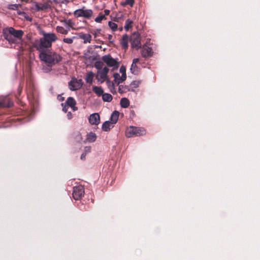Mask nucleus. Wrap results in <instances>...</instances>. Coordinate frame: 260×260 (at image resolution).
I'll return each instance as SVG.
<instances>
[{"instance_id":"nucleus-43","label":"nucleus","mask_w":260,"mask_h":260,"mask_svg":"<svg viewBox=\"0 0 260 260\" xmlns=\"http://www.w3.org/2000/svg\"><path fill=\"white\" fill-rule=\"evenodd\" d=\"M123 17V15L122 14H120V16L118 18V19L122 18Z\"/></svg>"},{"instance_id":"nucleus-45","label":"nucleus","mask_w":260,"mask_h":260,"mask_svg":"<svg viewBox=\"0 0 260 260\" xmlns=\"http://www.w3.org/2000/svg\"><path fill=\"white\" fill-rule=\"evenodd\" d=\"M60 100H63V98H60V99H59Z\"/></svg>"},{"instance_id":"nucleus-20","label":"nucleus","mask_w":260,"mask_h":260,"mask_svg":"<svg viewBox=\"0 0 260 260\" xmlns=\"http://www.w3.org/2000/svg\"><path fill=\"white\" fill-rule=\"evenodd\" d=\"M94 74L92 72H88L85 77V81L87 83L91 84L93 82Z\"/></svg>"},{"instance_id":"nucleus-39","label":"nucleus","mask_w":260,"mask_h":260,"mask_svg":"<svg viewBox=\"0 0 260 260\" xmlns=\"http://www.w3.org/2000/svg\"><path fill=\"white\" fill-rule=\"evenodd\" d=\"M110 13V11L109 10H104V15H105V16H107Z\"/></svg>"},{"instance_id":"nucleus-25","label":"nucleus","mask_w":260,"mask_h":260,"mask_svg":"<svg viewBox=\"0 0 260 260\" xmlns=\"http://www.w3.org/2000/svg\"><path fill=\"white\" fill-rule=\"evenodd\" d=\"M120 105L124 108L128 107L129 105V100L125 98H122L120 100Z\"/></svg>"},{"instance_id":"nucleus-42","label":"nucleus","mask_w":260,"mask_h":260,"mask_svg":"<svg viewBox=\"0 0 260 260\" xmlns=\"http://www.w3.org/2000/svg\"><path fill=\"white\" fill-rule=\"evenodd\" d=\"M85 151L86 153V152H90V148H89V147H86V148H85Z\"/></svg>"},{"instance_id":"nucleus-28","label":"nucleus","mask_w":260,"mask_h":260,"mask_svg":"<svg viewBox=\"0 0 260 260\" xmlns=\"http://www.w3.org/2000/svg\"><path fill=\"white\" fill-rule=\"evenodd\" d=\"M106 19L105 15L100 13L99 16L95 18V21L98 23H101L102 20H105Z\"/></svg>"},{"instance_id":"nucleus-4","label":"nucleus","mask_w":260,"mask_h":260,"mask_svg":"<svg viewBox=\"0 0 260 260\" xmlns=\"http://www.w3.org/2000/svg\"><path fill=\"white\" fill-rule=\"evenodd\" d=\"M23 32L21 30H15L13 27H9L4 30L5 38L9 42L15 43L20 40Z\"/></svg>"},{"instance_id":"nucleus-29","label":"nucleus","mask_w":260,"mask_h":260,"mask_svg":"<svg viewBox=\"0 0 260 260\" xmlns=\"http://www.w3.org/2000/svg\"><path fill=\"white\" fill-rule=\"evenodd\" d=\"M134 3V0H125L124 2L121 3V5L123 6H125L126 5H129L131 7H132Z\"/></svg>"},{"instance_id":"nucleus-22","label":"nucleus","mask_w":260,"mask_h":260,"mask_svg":"<svg viewBox=\"0 0 260 260\" xmlns=\"http://www.w3.org/2000/svg\"><path fill=\"white\" fill-rule=\"evenodd\" d=\"M96 139V135L95 133L90 132L87 135L86 140L89 142H93Z\"/></svg>"},{"instance_id":"nucleus-34","label":"nucleus","mask_w":260,"mask_h":260,"mask_svg":"<svg viewBox=\"0 0 260 260\" xmlns=\"http://www.w3.org/2000/svg\"><path fill=\"white\" fill-rule=\"evenodd\" d=\"M74 38L75 37H73L72 38H64L63 41L67 44H72Z\"/></svg>"},{"instance_id":"nucleus-33","label":"nucleus","mask_w":260,"mask_h":260,"mask_svg":"<svg viewBox=\"0 0 260 260\" xmlns=\"http://www.w3.org/2000/svg\"><path fill=\"white\" fill-rule=\"evenodd\" d=\"M101 29L98 28V29H96L94 30L92 33L93 35L94 36V38H96L97 37H98L99 36H100L101 35Z\"/></svg>"},{"instance_id":"nucleus-11","label":"nucleus","mask_w":260,"mask_h":260,"mask_svg":"<svg viewBox=\"0 0 260 260\" xmlns=\"http://www.w3.org/2000/svg\"><path fill=\"white\" fill-rule=\"evenodd\" d=\"M84 193V187L82 185H79L74 187L73 197L76 200L80 199Z\"/></svg>"},{"instance_id":"nucleus-21","label":"nucleus","mask_w":260,"mask_h":260,"mask_svg":"<svg viewBox=\"0 0 260 260\" xmlns=\"http://www.w3.org/2000/svg\"><path fill=\"white\" fill-rule=\"evenodd\" d=\"M112 124L111 122L106 121L102 125V129L105 132H108L113 127Z\"/></svg>"},{"instance_id":"nucleus-15","label":"nucleus","mask_w":260,"mask_h":260,"mask_svg":"<svg viewBox=\"0 0 260 260\" xmlns=\"http://www.w3.org/2000/svg\"><path fill=\"white\" fill-rule=\"evenodd\" d=\"M49 8V5L47 3L43 4H35L32 7V9L36 11H39L42 10H45Z\"/></svg>"},{"instance_id":"nucleus-24","label":"nucleus","mask_w":260,"mask_h":260,"mask_svg":"<svg viewBox=\"0 0 260 260\" xmlns=\"http://www.w3.org/2000/svg\"><path fill=\"white\" fill-rule=\"evenodd\" d=\"M128 37L127 35H123L121 41V44L122 47L126 49L128 47Z\"/></svg>"},{"instance_id":"nucleus-18","label":"nucleus","mask_w":260,"mask_h":260,"mask_svg":"<svg viewBox=\"0 0 260 260\" xmlns=\"http://www.w3.org/2000/svg\"><path fill=\"white\" fill-rule=\"evenodd\" d=\"M105 82H106V84L110 92L113 93H116V89L114 85V82L111 81L109 79L105 81Z\"/></svg>"},{"instance_id":"nucleus-44","label":"nucleus","mask_w":260,"mask_h":260,"mask_svg":"<svg viewBox=\"0 0 260 260\" xmlns=\"http://www.w3.org/2000/svg\"><path fill=\"white\" fill-rule=\"evenodd\" d=\"M22 2H25L26 3L28 2V0H20Z\"/></svg>"},{"instance_id":"nucleus-3","label":"nucleus","mask_w":260,"mask_h":260,"mask_svg":"<svg viewBox=\"0 0 260 260\" xmlns=\"http://www.w3.org/2000/svg\"><path fill=\"white\" fill-rule=\"evenodd\" d=\"M39 57L41 60L51 65L55 64L61 60V57L53 51H39Z\"/></svg>"},{"instance_id":"nucleus-8","label":"nucleus","mask_w":260,"mask_h":260,"mask_svg":"<svg viewBox=\"0 0 260 260\" xmlns=\"http://www.w3.org/2000/svg\"><path fill=\"white\" fill-rule=\"evenodd\" d=\"M74 14L77 17H82L85 18H89L92 16L93 12L91 9H86L83 8L75 11Z\"/></svg>"},{"instance_id":"nucleus-40","label":"nucleus","mask_w":260,"mask_h":260,"mask_svg":"<svg viewBox=\"0 0 260 260\" xmlns=\"http://www.w3.org/2000/svg\"><path fill=\"white\" fill-rule=\"evenodd\" d=\"M139 62V59L138 58H134L133 61L132 63L136 64Z\"/></svg>"},{"instance_id":"nucleus-7","label":"nucleus","mask_w":260,"mask_h":260,"mask_svg":"<svg viewBox=\"0 0 260 260\" xmlns=\"http://www.w3.org/2000/svg\"><path fill=\"white\" fill-rule=\"evenodd\" d=\"M120 73H121V75L119 73H114L113 74L114 80L113 82L117 85L120 83L123 82L126 79V68L124 66H122L119 69Z\"/></svg>"},{"instance_id":"nucleus-31","label":"nucleus","mask_w":260,"mask_h":260,"mask_svg":"<svg viewBox=\"0 0 260 260\" xmlns=\"http://www.w3.org/2000/svg\"><path fill=\"white\" fill-rule=\"evenodd\" d=\"M56 30L57 32L62 34H67L68 33V30H66L62 26H57L56 27Z\"/></svg>"},{"instance_id":"nucleus-10","label":"nucleus","mask_w":260,"mask_h":260,"mask_svg":"<svg viewBox=\"0 0 260 260\" xmlns=\"http://www.w3.org/2000/svg\"><path fill=\"white\" fill-rule=\"evenodd\" d=\"M83 85L82 79L73 78L69 83V87L71 90H76L80 89Z\"/></svg>"},{"instance_id":"nucleus-17","label":"nucleus","mask_w":260,"mask_h":260,"mask_svg":"<svg viewBox=\"0 0 260 260\" xmlns=\"http://www.w3.org/2000/svg\"><path fill=\"white\" fill-rule=\"evenodd\" d=\"M79 37L83 40L84 43H90L91 40V35L88 34H80Z\"/></svg>"},{"instance_id":"nucleus-35","label":"nucleus","mask_w":260,"mask_h":260,"mask_svg":"<svg viewBox=\"0 0 260 260\" xmlns=\"http://www.w3.org/2000/svg\"><path fill=\"white\" fill-rule=\"evenodd\" d=\"M19 5L17 4L9 6V8L13 10H16L18 8Z\"/></svg>"},{"instance_id":"nucleus-36","label":"nucleus","mask_w":260,"mask_h":260,"mask_svg":"<svg viewBox=\"0 0 260 260\" xmlns=\"http://www.w3.org/2000/svg\"><path fill=\"white\" fill-rule=\"evenodd\" d=\"M108 40L110 43H113L114 40L113 39V36L111 35H108Z\"/></svg>"},{"instance_id":"nucleus-30","label":"nucleus","mask_w":260,"mask_h":260,"mask_svg":"<svg viewBox=\"0 0 260 260\" xmlns=\"http://www.w3.org/2000/svg\"><path fill=\"white\" fill-rule=\"evenodd\" d=\"M108 25L111 29L113 31H115L117 29V25L114 22L109 21L108 22Z\"/></svg>"},{"instance_id":"nucleus-9","label":"nucleus","mask_w":260,"mask_h":260,"mask_svg":"<svg viewBox=\"0 0 260 260\" xmlns=\"http://www.w3.org/2000/svg\"><path fill=\"white\" fill-rule=\"evenodd\" d=\"M76 102L72 97L68 98L64 104H62V110L65 112H67V106H70L74 111H77L78 108L76 106Z\"/></svg>"},{"instance_id":"nucleus-2","label":"nucleus","mask_w":260,"mask_h":260,"mask_svg":"<svg viewBox=\"0 0 260 260\" xmlns=\"http://www.w3.org/2000/svg\"><path fill=\"white\" fill-rule=\"evenodd\" d=\"M94 67L97 70L95 74L96 79L100 83H103L109 79L108 74L110 70L109 68L104 66L103 62L98 60L95 62Z\"/></svg>"},{"instance_id":"nucleus-32","label":"nucleus","mask_w":260,"mask_h":260,"mask_svg":"<svg viewBox=\"0 0 260 260\" xmlns=\"http://www.w3.org/2000/svg\"><path fill=\"white\" fill-rule=\"evenodd\" d=\"M130 70L133 74H136L138 73V70L136 64L132 63Z\"/></svg>"},{"instance_id":"nucleus-23","label":"nucleus","mask_w":260,"mask_h":260,"mask_svg":"<svg viewBox=\"0 0 260 260\" xmlns=\"http://www.w3.org/2000/svg\"><path fill=\"white\" fill-rule=\"evenodd\" d=\"M92 90L98 96L102 95L104 93L103 88L100 86H93L92 87Z\"/></svg>"},{"instance_id":"nucleus-16","label":"nucleus","mask_w":260,"mask_h":260,"mask_svg":"<svg viewBox=\"0 0 260 260\" xmlns=\"http://www.w3.org/2000/svg\"><path fill=\"white\" fill-rule=\"evenodd\" d=\"M142 54V55L145 57L151 55V54H152L151 48L147 46H143Z\"/></svg>"},{"instance_id":"nucleus-14","label":"nucleus","mask_w":260,"mask_h":260,"mask_svg":"<svg viewBox=\"0 0 260 260\" xmlns=\"http://www.w3.org/2000/svg\"><path fill=\"white\" fill-rule=\"evenodd\" d=\"M131 45L133 48H135L137 49L141 47L140 38L138 35H133L131 37Z\"/></svg>"},{"instance_id":"nucleus-6","label":"nucleus","mask_w":260,"mask_h":260,"mask_svg":"<svg viewBox=\"0 0 260 260\" xmlns=\"http://www.w3.org/2000/svg\"><path fill=\"white\" fill-rule=\"evenodd\" d=\"M145 134V130L142 127H137L131 126L128 127L125 132V134L127 137H132L134 136H140Z\"/></svg>"},{"instance_id":"nucleus-41","label":"nucleus","mask_w":260,"mask_h":260,"mask_svg":"<svg viewBox=\"0 0 260 260\" xmlns=\"http://www.w3.org/2000/svg\"><path fill=\"white\" fill-rule=\"evenodd\" d=\"M85 156H86V153H84L82 154L81 155V159L82 160L85 159Z\"/></svg>"},{"instance_id":"nucleus-12","label":"nucleus","mask_w":260,"mask_h":260,"mask_svg":"<svg viewBox=\"0 0 260 260\" xmlns=\"http://www.w3.org/2000/svg\"><path fill=\"white\" fill-rule=\"evenodd\" d=\"M98 55L96 53L87 51L84 54V58L87 64H90L96 60Z\"/></svg>"},{"instance_id":"nucleus-26","label":"nucleus","mask_w":260,"mask_h":260,"mask_svg":"<svg viewBox=\"0 0 260 260\" xmlns=\"http://www.w3.org/2000/svg\"><path fill=\"white\" fill-rule=\"evenodd\" d=\"M112 96L109 93H104L102 94V99L104 102H110L112 101Z\"/></svg>"},{"instance_id":"nucleus-13","label":"nucleus","mask_w":260,"mask_h":260,"mask_svg":"<svg viewBox=\"0 0 260 260\" xmlns=\"http://www.w3.org/2000/svg\"><path fill=\"white\" fill-rule=\"evenodd\" d=\"M88 119L89 123L91 125H98L100 123V116L98 113L91 114Z\"/></svg>"},{"instance_id":"nucleus-1","label":"nucleus","mask_w":260,"mask_h":260,"mask_svg":"<svg viewBox=\"0 0 260 260\" xmlns=\"http://www.w3.org/2000/svg\"><path fill=\"white\" fill-rule=\"evenodd\" d=\"M43 37L40 40H36L34 43V46L39 51H45L50 48L52 43L57 40L56 36L53 33H43Z\"/></svg>"},{"instance_id":"nucleus-37","label":"nucleus","mask_w":260,"mask_h":260,"mask_svg":"<svg viewBox=\"0 0 260 260\" xmlns=\"http://www.w3.org/2000/svg\"><path fill=\"white\" fill-rule=\"evenodd\" d=\"M23 16L25 17V18H26V19L29 20V21H31V18H30L29 16H28L25 13H22Z\"/></svg>"},{"instance_id":"nucleus-46","label":"nucleus","mask_w":260,"mask_h":260,"mask_svg":"<svg viewBox=\"0 0 260 260\" xmlns=\"http://www.w3.org/2000/svg\"><path fill=\"white\" fill-rule=\"evenodd\" d=\"M122 29V27L120 28V30H121Z\"/></svg>"},{"instance_id":"nucleus-19","label":"nucleus","mask_w":260,"mask_h":260,"mask_svg":"<svg viewBox=\"0 0 260 260\" xmlns=\"http://www.w3.org/2000/svg\"><path fill=\"white\" fill-rule=\"evenodd\" d=\"M119 115V112L117 111H115L113 112L111 116V122L112 124H115L118 120V117Z\"/></svg>"},{"instance_id":"nucleus-27","label":"nucleus","mask_w":260,"mask_h":260,"mask_svg":"<svg viewBox=\"0 0 260 260\" xmlns=\"http://www.w3.org/2000/svg\"><path fill=\"white\" fill-rule=\"evenodd\" d=\"M133 23V21L132 20L129 19H127L125 21V23L124 26V29L126 30H129L130 28L132 27Z\"/></svg>"},{"instance_id":"nucleus-5","label":"nucleus","mask_w":260,"mask_h":260,"mask_svg":"<svg viewBox=\"0 0 260 260\" xmlns=\"http://www.w3.org/2000/svg\"><path fill=\"white\" fill-rule=\"evenodd\" d=\"M103 63H105L108 68H111L112 71L117 70L119 66V62L117 59L113 58L110 55H105L101 58Z\"/></svg>"},{"instance_id":"nucleus-38","label":"nucleus","mask_w":260,"mask_h":260,"mask_svg":"<svg viewBox=\"0 0 260 260\" xmlns=\"http://www.w3.org/2000/svg\"><path fill=\"white\" fill-rule=\"evenodd\" d=\"M67 117L69 119H71L72 118V114L71 112H69L67 114Z\"/></svg>"}]
</instances>
